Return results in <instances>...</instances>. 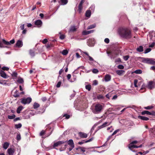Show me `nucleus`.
<instances>
[{
	"instance_id": "49",
	"label": "nucleus",
	"mask_w": 155,
	"mask_h": 155,
	"mask_svg": "<svg viewBox=\"0 0 155 155\" xmlns=\"http://www.w3.org/2000/svg\"><path fill=\"white\" fill-rule=\"evenodd\" d=\"M45 134V131L44 130H42L40 133V136H43Z\"/></svg>"
},
{
	"instance_id": "32",
	"label": "nucleus",
	"mask_w": 155,
	"mask_h": 155,
	"mask_svg": "<svg viewBox=\"0 0 155 155\" xmlns=\"http://www.w3.org/2000/svg\"><path fill=\"white\" fill-rule=\"evenodd\" d=\"M62 5H66L68 2V0H60Z\"/></svg>"
},
{
	"instance_id": "19",
	"label": "nucleus",
	"mask_w": 155,
	"mask_h": 155,
	"mask_svg": "<svg viewBox=\"0 0 155 155\" xmlns=\"http://www.w3.org/2000/svg\"><path fill=\"white\" fill-rule=\"evenodd\" d=\"M138 118L139 119L145 121H147L149 120V118L148 117L141 116H138Z\"/></svg>"
},
{
	"instance_id": "57",
	"label": "nucleus",
	"mask_w": 155,
	"mask_h": 155,
	"mask_svg": "<svg viewBox=\"0 0 155 155\" xmlns=\"http://www.w3.org/2000/svg\"><path fill=\"white\" fill-rule=\"evenodd\" d=\"M66 117V118L68 119L70 117V116L69 115H68L67 114H64V116L63 117Z\"/></svg>"
},
{
	"instance_id": "44",
	"label": "nucleus",
	"mask_w": 155,
	"mask_h": 155,
	"mask_svg": "<svg viewBox=\"0 0 155 155\" xmlns=\"http://www.w3.org/2000/svg\"><path fill=\"white\" fill-rule=\"evenodd\" d=\"M0 84L4 85H5L7 84V83L6 82V81L5 80L2 81L0 80Z\"/></svg>"
},
{
	"instance_id": "38",
	"label": "nucleus",
	"mask_w": 155,
	"mask_h": 155,
	"mask_svg": "<svg viewBox=\"0 0 155 155\" xmlns=\"http://www.w3.org/2000/svg\"><path fill=\"white\" fill-rule=\"evenodd\" d=\"M17 81L18 83L21 84L24 81L22 78H20L18 79Z\"/></svg>"
},
{
	"instance_id": "45",
	"label": "nucleus",
	"mask_w": 155,
	"mask_h": 155,
	"mask_svg": "<svg viewBox=\"0 0 155 155\" xmlns=\"http://www.w3.org/2000/svg\"><path fill=\"white\" fill-rule=\"evenodd\" d=\"M111 96V93H109L108 94H106V97L107 98L109 99L110 97Z\"/></svg>"
},
{
	"instance_id": "18",
	"label": "nucleus",
	"mask_w": 155,
	"mask_h": 155,
	"mask_svg": "<svg viewBox=\"0 0 155 155\" xmlns=\"http://www.w3.org/2000/svg\"><path fill=\"white\" fill-rule=\"evenodd\" d=\"M97 98L98 100L104 99L105 98V96L102 94H99L97 95Z\"/></svg>"
},
{
	"instance_id": "64",
	"label": "nucleus",
	"mask_w": 155,
	"mask_h": 155,
	"mask_svg": "<svg viewBox=\"0 0 155 155\" xmlns=\"http://www.w3.org/2000/svg\"><path fill=\"white\" fill-rule=\"evenodd\" d=\"M150 115H152L153 116H155V111H152L150 112Z\"/></svg>"
},
{
	"instance_id": "16",
	"label": "nucleus",
	"mask_w": 155,
	"mask_h": 155,
	"mask_svg": "<svg viewBox=\"0 0 155 155\" xmlns=\"http://www.w3.org/2000/svg\"><path fill=\"white\" fill-rule=\"evenodd\" d=\"M128 148L131 150H132V149L134 148H137V146L129 144L128 145Z\"/></svg>"
},
{
	"instance_id": "43",
	"label": "nucleus",
	"mask_w": 155,
	"mask_h": 155,
	"mask_svg": "<svg viewBox=\"0 0 155 155\" xmlns=\"http://www.w3.org/2000/svg\"><path fill=\"white\" fill-rule=\"evenodd\" d=\"M153 108V107L152 106H148L147 107H144V108L146 110H150Z\"/></svg>"
},
{
	"instance_id": "58",
	"label": "nucleus",
	"mask_w": 155,
	"mask_h": 155,
	"mask_svg": "<svg viewBox=\"0 0 155 155\" xmlns=\"http://www.w3.org/2000/svg\"><path fill=\"white\" fill-rule=\"evenodd\" d=\"M65 35H61L60 36V38L61 40L64 39L65 38Z\"/></svg>"
},
{
	"instance_id": "52",
	"label": "nucleus",
	"mask_w": 155,
	"mask_h": 155,
	"mask_svg": "<svg viewBox=\"0 0 155 155\" xmlns=\"http://www.w3.org/2000/svg\"><path fill=\"white\" fill-rule=\"evenodd\" d=\"M61 84V81H59L57 83L56 85V87H59Z\"/></svg>"
},
{
	"instance_id": "53",
	"label": "nucleus",
	"mask_w": 155,
	"mask_h": 155,
	"mask_svg": "<svg viewBox=\"0 0 155 155\" xmlns=\"http://www.w3.org/2000/svg\"><path fill=\"white\" fill-rule=\"evenodd\" d=\"M129 58V55H126L124 57V59L125 61H127L128 60V58Z\"/></svg>"
},
{
	"instance_id": "63",
	"label": "nucleus",
	"mask_w": 155,
	"mask_h": 155,
	"mask_svg": "<svg viewBox=\"0 0 155 155\" xmlns=\"http://www.w3.org/2000/svg\"><path fill=\"white\" fill-rule=\"evenodd\" d=\"M48 40L47 39L45 38V39H44V40L43 41L42 43L44 44H45L46 43H47L48 42Z\"/></svg>"
},
{
	"instance_id": "12",
	"label": "nucleus",
	"mask_w": 155,
	"mask_h": 155,
	"mask_svg": "<svg viewBox=\"0 0 155 155\" xmlns=\"http://www.w3.org/2000/svg\"><path fill=\"white\" fill-rule=\"evenodd\" d=\"M0 75L2 77L4 78H6L8 77L5 73V72L3 70H1L0 71Z\"/></svg>"
},
{
	"instance_id": "22",
	"label": "nucleus",
	"mask_w": 155,
	"mask_h": 155,
	"mask_svg": "<svg viewBox=\"0 0 155 155\" xmlns=\"http://www.w3.org/2000/svg\"><path fill=\"white\" fill-rule=\"evenodd\" d=\"M91 12L90 10H87L85 13V16L86 17H89L91 15Z\"/></svg>"
},
{
	"instance_id": "56",
	"label": "nucleus",
	"mask_w": 155,
	"mask_h": 155,
	"mask_svg": "<svg viewBox=\"0 0 155 155\" xmlns=\"http://www.w3.org/2000/svg\"><path fill=\"white\" fill-rule=\"evenodd\" d=\"M13 96L15 97H18L19 96V95L18 94H17L16 92L14 94Z\"/></svg>"
},
{
	"instance_id": "51",
	"label": "nucleus",
	"mask_w": 155,
	"mask_h": 155,
	"mask_svg": "<svg viewBox=\"0 0 155 155\" xmlns=\"http://www.w3.org/2000/svg\"><path fill=\"white\" fill-rule=\"evenodd\" d=\"M2 69L3 71H8L9 69V68L8 67H4L2 68Z\"/></svg>"
},
{
	"instance_id": "36",
	"label": "nucleus",
	"mask_w": 155,
	"mask_h": 155,
	"mask_svg": "<svg viewBox=\"0 0 155 155\" xmlns=\"http://www.w3.org/2000/svg\"><path fill=\"white\" fill-rule=\"evenodd\" d=\"M15 115L14 114H12V116L8 115V118L10 119H13L15 118Z\"/></svg>"
},
{
	"instance_id": "47",
	"label": "nucleus",
	"mask_w": 155,
	"mask_h": 155,
	"mask_svg": "<svg viewBox=\"0 0 155 155\" xmlns=\"http://www.w3.org/2000/svg\"><path fill=\"white\" fill-rule=\"evenodd\" d=\"M117 68L118 69H123L124 68V67L123 65H122L120 64L118 65Z\"/></svg>"
},
{
	"instance_id": "30",
	"label": "nucleus",
	"mask_w": 155,
	"mask_h": 155,
	"mask_svg": "<svg viewBox=\"0 0 155 155\" xmlns=\"http://www.w3.org/2000/svg\"><path fill=\"white\" fill-rule=\"evenodd\" d=\"M39 104L36 102L33 105V108L35 109L38 108V107H39Z\"/></svg>"
},
{
	"instance_id": "60",
	"label": "nucleus",
	"mask_w": 155,
	"mask_h": 155,
	"mask_svg": "<svg viewBox=\"0 0 155 155\" xmlns=\"http://www.w3.org/2000/svg\"><path fill=\"white\" fill-rule=\"evenodd\" d=\"M74 145L73 146H70V147L69 148V151H71L72 149L74 147Z\"/></svg>"
},
{
	"instance_id": "21",
	"label": "nucleus",
	"mask_w": 155,
	"mask_h": 155,
	"mask_svg": "<svg viewBox=\"0 0 155 155\" xmlns=\"http://www.w3.org/2000/svg\"><path fill=\"white\" fill-rule=\"evenodd\" d=\"M29 53L32 57L35 56V51L34 50L30 49L29 51Z\"/></svg>"
},
{
	"instance_id": "42",
	"label": "nucleus",
	"mask_w": 155,
	"mask_h": 155,
	"mask_svg": "<svg viewBox=\"0 0 155 155\" xmlns=\"http://www.w3.org/2000/svg\"><path fill=\"white\" fill-rule=\"evenodd\" d=\"M18 74L16 72H13L12 74V76L13 77H17V76Z\"/></svg>"
},
{
	"instance_id": "11",
	"label": "nucleus",
	"mask_w": 155,
	"mask_h": 155,
	"mask_svg": "<svg viewBox=\"0 0 155 155\" xmlns=\"http://www.w3.org/2000/svg\"><path fill=\"white\" fill-rule=\"evenodd\" d=\"M75 149L76 150H77V151H76L77 153H79L81 151L83 152V153L85 151V148L83 147H79L78 148H76Z\"/></svg>"
},
{
	"instance_id": "2",
	"label": "nucleus",
	"mask_w": 155,
	"mask_h": 155,
	"mask_svg": "<svg viewBox=\"0 0 155 155\" xmlns=\"http://www.w3.org/2000/svg\"><path fill=\"white\" fill-rule=\"evenodd\" d=\"M103 104L97 103L92 108V112L94 114H99L103 110Z\"/></svg>"
},
{
	"instance_id": "33",
	"label": "nucleus",
	"mask_w": 155,
	"mask_h": 155,
	"mask_svg": "<svg viewBox=\"0 0 155 155\" xmlns=\"http://www.w3.org/2000/svg\"><path fill=\"white\" fill-rule=\"evenodd\" d=\"M146 86L145 84H143L141 88L140 89L141 90H143V92L145 91H146Z\"/></svg>"
},
{
	"instance_id": "5",
	"label": "nucleus",
	"mask_w": 155,
	"mask_h": 155,
	"mask_svg": "<svg viewBox=\"0 0 155 155\" xmlns=\"http://www.w3.org/2000/svg\"><path fill=\"white\" fill-rule=\"evenodd\" d=\"M3 43L5 45H10L11 44H13L15 42V41L14 39L11 40L10 42H8L5 41V39H3L2 40Z\"/></svg>"
},
{
	"instance_id": "46",
	"label": "nucleus",
	"mask_w": 155,
	"mask_h": 155,
	"mask_svg": "<svg viewBox=\"0 0 155 155\" xmlns=\"http://www.w3.org/2000/svg\"><path fill=\"white\" fill-rule=\"evenodd\" d=\"M151 50V49L150 48H147L144 51V53L146 54L147 53L149 52H150Z\"/></svg>"
},
{
	"instance_id": "29",
	"label": "nucleus",
	"mask_w": 155,
	"mask_h": 155,
	"mask_svg": "<svg viewBox=\"0 0 155 155\" xmlns=\"http://www.w3.org/2000/svg\"><path fill=\"white\" fill-rule=\"evenodd\" d=\"M78 8V11L79 12V13H81V10L83 8L82 5H80V4H79Z\"/></svg>"
},
{
	"instance_id": "8",
	"label": "nucleus",
	"mask_w": 155,
	"mask_h": 155,
	"mask_svg": "<svg viewBox=\"0 0 155 155\" xmlns=\"http://www.w3.org/2000/svg\"><path fill=\"white\" fill-rule=\"evenodd\" d=\"M66 142V141H59L56 143H54L53 147H57L58 146H60L61 145L64 144V143Z\"/></svg>"
},
{
	"instance_id": "41",
	"label": "nucleus",
	"mask_w": 155,
	"mask_h": 155,
	"mask_svg": "<svg viewBox=\"0 0 155 155\" xmlns=\"http://www.w3.org/2000/svg\"><path fill=\"white\" fill-rule=\"evenodd\" d=\"M111 122L109 123L108 124V123L107 122H105L104 124H102V126H103L104 127H106L107 126H108L110 124Z\"/></svg>"
},
{
	"instance_id": "13",
	"label": "nucleus",
	"mask_w": 155,
	"mask_h": 155,
	"mask_svg": "<svg viewBox=\"0 0 155 155\" xmlns=\"http://www.w3.org/2000/svg\"><path fill=\"white\" fill-rule=\"evenodd\" d=\"M16 46L18 48H21L23 46V42L20 40H18L16 44Z\"/></svg>"
},
{
	"instance_id": "6",
	"label": "nucleus",
	"mask_w": 155,
	"mask_h": 155,
	"mask_svg": "<svg viewBox=\"0 0 155 155\" xmlns=\"http://www.w3.org/2000/svg\"><path fill=\"white\" fill-rule=\"evenodd\" d=\"M118 55V53L117 51H112L111 55L110 56L111 59H114L116 58Z\"/></svg>"
},
{
	"instance_id": "27",
	"label": "nucleus",
	"mask_w": 155,
	"mask_h": 155,
	"mask_svg": "<svg viewBox=\"0 0 155 155\" xmlns=\"http://www.w3.org/2000/svg\"><path fill=\"white\" fill-rule=\"evenodd\" d=\"M141 114L142 115H144L146 114H148V115H150V112H149L148 111L145 110V111L142 112L141 113Z\"/></svg>"
},
{
	"instance_id": "39",
	"label": "nucleus",
	"mask_w": 155,
	"mask_h": 155,
	"mask_svg": "<svg viewBox=\"0 0 155 155\" xmlns=\"http://www.w3.org/2000/svg\"><path fill=\"white\" fill-rule=\"evenodd\" d=\"M85 88L88 91H90L91 88V86L90 84L86 85L85 86Z\"/></svg>"
},
{
	"instance_id": "55",
	"label": "nucleus",
	"mask_w": 155,
	"mask_h": 155,
	"mask_svg": "<svg viewBox=\"0 0 155 155\" xmlns=\"http://www.w3.org/2000/svg\"><path fill=\"white\" fill-rule=\"evenodd\" d=\"M104 41L106 43L108 44L110 40L109 38H106L105 39Z\"/></svg>"
},
{
	"instance_id": "20",
	"label": "nucleus",
	"mask_w": 155,
	"mask_h": 155,
	"mask_svg": "<svg viewBox=\"0 0 155 155\" xmlns=\"http://www.w3.org/2000/svg\"><path fill=\"white\" fill-rule=\"evenodd\" d=\"M116 72L118 75H121L125 72V71L123 70H118L116 71Z\"/></svg>"
},
{
	"instance_id": "59",
	"label": "nucleus",
	"mask_w": 155,
	"mask_h": 155,
	"mask_svg": "<svg viewBox=\"0 0 155 155\" xmlns=\"http://www.w3.org/2000/svg\"><path fill=\"white\" fill-rule=\"evenodd\" d=\"M24 24H21L20 27V28L21 30H24Z\"/></svg>"
},
{
	"instance_id": "1",
	"label": "nucleus",
	"mask_w": 155,
	"mask_h": 155,
	"mask_svg": "<svg viewBox=\"0 0 155 155\" xmlns=\"http://www.w3.org/2000/svg\"><path fill=\"white\" fill-rule=\"evenodd\" d=\"M119 35L122 38L129 39L132 37L131 30L129 28L121 27L118 30Z\"/></svg>"
},
{
	"instance_id": "7",
	"label": "nucleus",
	"mask_w": 155,
	"mask_h": 155,
	"mask_svg": "<svg viewBox=\"0 0 155 155\" xmlns=\"http://www.w3.org/2000/svg\"><path fill=\"white\" fill-rule=\"evenodd\" d=\"M155 84L154 81H150L148 83V87L150 89H152L154 87V86Z\"/></svg>"
},
{
	"instance_id": "31",
	"label": "nucleus",
	"mask_w": 155,
	"mask_h": 155,
	"mask_svg": "<svg viewBox=\"0 0 155 155\" xmlns=\"http://www.w3.org/2000/svg\"><path fill=\"white\" fill-rule=\"evenodd\" d=\"M22 127V124L21 123H19L18 124H15V128L16 129H19L21 128Z\"/></svg>"
},
{
	"instance_id": "15",
	"label": "nucleus",
	"mask_w": 155,
	"mask_h": 155,
	"mask_svg": "<svg viewBox=\"0 0 155 155\" xmlns=\"http://www.w3.org/2000/svg\"><path fill=\"white\" fill-rule=\"evenodd\" d=\"M104 79L106 81H108L110 80L111 77L110 75L107 74L105 75Z\"/></svg>"
},
{
	"instance_id": "9",
	"label": "nucleus",
	"mask_w": 155,
	"mask_h": 155,
	"mask_svg": "<svg viewBox=\"0 0 155 155\" xmlns=\"http://www.w3.org/2000/svg\"><path fill=\"white\" fill-rule=\"evenodd\" d=\"M78 134L79 136L82 138H86L87 137V134L82 132H79Z\"/></svg>"
},
{
	"instance_id": "62",
	"label": "nucleus",
	"mask_w": 155,
	"mask_h": 155,
	"mask_svg": "<svg viewBox=\"0 0 155 155\" xmlns=\"http://www.w3.org/2000/svg\"><path fill=\"white\" fill-rule=\"evenodd\" d=\"M155 45V43L154 42H153L150 45L149 47L150 48H153Z\"/></svg>"
},
{
	"instance_id": "10",
	"label": "nucleus",
	"mask_w": 155,
	"mask_h": 155,
	"mask_svg": "<svg viewBox=\"0 0 155 155\" xmlns=\"http://www.w3.org/2000/svg\"><path fill=\"white\" fill-rule=\"evenodd\" d=\"M7 152L9 155H13L15 152V150L13 148H10L8 149Z\"/></svg>"
},
{
	"instance_id": "25",
	"label": "nucleus",
	"mask_w": 155,
	"mask_h": 155,
	"mask_svg": "<svg viewBox=\"0 0 155 155\" xmlns=\"http://www.w3.org/2000/svg\"><path fill=\"white\" fill-rule=\"evenodd\" d=\"M143 48L142 46H140L137 49V51L139 52H142L143 51Z\"/></svg>"
},
{
	"instance_id": "34",
	"label": "nucleus",
	"mask_w": 155,
	"mask_h": 155,
	"mask_svg": "<svg viewBox=\"0 0 155 155\" xmlns=\"http://www.w3.org/2000/svg\"><path fill=\"white\" fill-rule=\"evenodd\" d=\"M142 71L140 69H138L135 70L134 72L137 74H140L142 73Z\"/></svg>"
},
{
	"instance_id": "4",
	"label": "nucleus",
	"mask_w": 155,
	"mask_h": 155,
	"mask_svg": "<svg viewBox=\"0 0 155 155\" xmlns=\"http://www.w3.org/2000/svg\"><path fill=\"white\" fill-rule=\"evenodd\" d=\"M21 102L23 104H28L31 101L32 99L30 97L23 98L21 99Z\"/></svg>"
},
{
	"instance_id": "28",
	"label": "nucleus",
	"mask_w": 155,
	"mask_h": 155,
	"mask_svg": "<svg viewBox=\"0 0 155 155\" xmlns=\"http://www.w3.org/2000/svg\"><path fill=\"white\" fill-rule=\"evenodd\" d=\"M96 26V25L95 24H94L90 25L87 28V29H91L92 28H95Z\"/></svg>"
},
{
	"instance_id": "35",
	"label": "nucleus",
	"mask_w": 155,
	"mask_h": 155,
	"mask_svg": "<svg viewBox=\"0 0 155 155\" xmlns=\"http://www.w3.org/2000/svg\"><path fill=\"white\" fill-rule=\"evenodd\" d=\"M68 53V51L67 50H63L62 54L64 55H66Z\"/></svg>"
},
{
	"instance_id": "14",
	"label": "nucleus",
	"mask_w": 155,
	"mask_h": 155,
	"mask_svg": "<svg viewBox=\"0 0 155 155\" xmlns=\"http://www.w3.org/2000/svg\"><path fill=\"white\" fill-rule=\"evenodd\" d=\"M93 140V138L92 137L90 139H89L88 140H87L86 141H85V140H83V141H82L81 142H79L78 143L79 144L81 145V144H83L84 143H86L90 142L92 141Z\"/></svg>"
},
{
	"instance_id": "26",
	"label": "nucleus",
	"mask_w": 155,
	"mask_h": 155,
	"mask_svg": "<svg viewBox=\"0 0 155 155\" xmlns=\"http://www.w3.org/2000/svg\"><path fill=\"white\" fill-rule=\"evenodd\" d=\"M9 144L8 142H5L3 145V147L5 149H6L9 147Z\"/></svg>"
},
{
	"instance_id": "50",
	"label": "nucleus",
	"mask_w": 155,
	"mask_h": 155,
	"mask_svg": "<svg viewBox=\"0 0 155 155\" xmlns=\"http://www.w3.org/2000/svg\"><path fill=\"white\" fill-rule=\"evenodd\" d=\"M92 72L94 73H97L99 71L98 70L96 69H94L92 71Z\"/></svg>"
},
{
	"instance_id": "54",
	"label": "nucleus",
	"mask_w": 155,
	"mask_h": 155,
	"mask_svg": "<svg viewBox=\"0 0 155 155\" xmlns=\"http://www.w3.org/2000/svg\"><path fill=\"white\" fill-rule=\"evenodd\" d=\"M16 139L18 140H19L21 139V136L20 134H18L17 135Z\"/></svg>"
},
{
	"instance_id": "24",
	"label": "nucleus",
	"mask_w": 155,
	"mask_h": 155,
	"mask_svg": "<svg viewBox=\"0 0 155 155\" xmlns=\"http://www.w3.org/2000/svg\"><path fill=\"white\" fill-rule=\"evenodd\" d=\"M68 144L70 146L74 145L73 141L72 139H70L68 141Z\"/></svg>"
},
{
	"instance_id": "40",
	"label": "nucleus",
	"mask_w": 155,
	"mask_h": 155,
	"mask_svg": "<svg viewBox=\"0 0 155 155\" xmlns=\"http://www.w3.org/2000/svg\"><path fill=\"white\" fill-rule=\"evenodd\" d=\"M90 33H91V31H84L82 32V34L83 35H87Z\"/></svg>"
},
{
	"instance_id": "3",
	"label": "nucleus",
	"mask_w": 155,
	"mask_h": 155,
	"mask_svg": "<svg viewBox=\"0 0 155 155\" xmlns=\"http://www.w3.org/2000/svg\"><path fill=\"white\" fill-rule=\"evenodd\" d=\"M139 58L141 59L140 61L142 63L151 65H155V61L153 59L148 58H146L141 57H140Z\"/></svg>"
},
{
	"instance_id": "61",
	"label": "nucleus",
	"mask_w": 155,
	"mask_h": 155,
	"mask_svg": "<svg viewBox=\"0 0 155 155\" xmlns=\"http://www.w3.org/2000/svg\"><path fill=\"white\" fill-rule=\"evenodd\" d=\"M121 61V59L120 58H118L115 59V63Z\"/></svg>"
},
{
	"instance_id": "23",
	"label": "nucleus",
	"mask_w": 155,
	"mask_h": 155,
	"mask_svg": "<svg viewBox=\"0 0 155 155\" xmlns=\"http://www.w3.org/2000/svg\"><path fill=\"white\" fill-rule=\"evenodd\" d=\"M23 108V107L21 105L17 109V112L18 114H19L20 113L21 111L22 110Z\"/></svg>"
},
{
	"instance_id": "48",
	"label": "nucleus",
	"mask_w": 155,
	"mask_h": 155,
	"mask_svg": "<svg viewBox=\"0 0 155 155\" xmlns=\"http://www.w3.org/2000/svg\"><path fill=\"white\" fill-rule=\"evenodd\" d=\"M138 82V80L137 79H135L134 81V86L135 87H137V84Z\"/></svg>"
},
{
	"instance_id": "37",
	"label": "nucleus",
	"mask_w": 155,
	"mask_h": 155,
	"mask_svg": "<svg viewBox=\"0 0 155 155\" xmlns=\"http://www.w3.org/2000/svg\"><path fill=\"white\" fill-rule=\"evenodd\" d=\"M76 28L75 26H73L71 27L70 29V31H72V32L74 31H76Z\"/></svg>"
},
{
	"instance_id": "17",
	"label": "nucleus",
	"mask_w": 155,
	"mask_h": 155,
	"mask_svg": "<svg viewBox=\"0 0 155 155\" xmlns=\"http://www.w3.org/2000/svg\"><path fill=\"white\" fill-rule=\"evenodd\" d=\"M35 25L41 26L42 24V21L40 20H38L36 21L35 23Z\"/></svg>"
}]
</instances>
